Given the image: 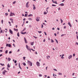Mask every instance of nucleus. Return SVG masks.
<instances>
[{
  "instance_id": "obj_1",
  "label": "nucleus",
  "mask_w": 78,
  "mask_h": 78,
  "mask_svg": "<svg viewBox=\"0 0 78 78\" xmlns=\"http://www.w3.org/2000/svg\"><path fill=\"white\" fill-rule=\"evenodd\" d=\"M27 63L31 67L33 66V63L28 60L27 61Z\"/></svg>"
},
{
  "instance_id": "obj_2",
  "label": "nucleus",
  "mask_w": 78,
  "mask_h": 78,
  "mask_svg": "<svg viewBox=\"0 0 78 78\" xmlns=\"http://www.w3.org/2000/svg\"><path fill=\"white\" fill-rule=\"evenodd\" d=\"M15 16V13H12L11 12L10 14V16Z\"/></svg>"
},
{
  "instance_id": "obj_3",
  "label": "nucleus",
  "mask_w": 78,
  "mask_h": 78,
  "mask_svg": "<svg viewBox=\"0 0 78 78\" xmlns=\"http://www.w3.org/2000/svg\"><path fill=\"white\" fill-rule=\"evenodd\" d=\"M8 72V71H6V70H4L2 72V74L3 75H5L6 74L5 73Z\"/></svg>"
},
{
  "instance_id": "obj_4",
  "label": "nucleus",
  "mask_w": 78,
  "mask_h": 78,
  "mask_svg": "<svg viewBox=\"0 0 78 78\" xmlns=\"http://www.w3.org/2000/svg\"><path fill=\"white\" fill-rule=\"evenodd\" d=\"M36 64L37 66H38V67H39V66H40V63H39V62H36Z\"/></svg>"
},
{
  "instance_id": "obj_5",
  "label": "nucleus",
  "mask_w": 78,
  "mask_h": 78,
  "mask_svg": "<svg viewBox=\"0 0 78 78\" xmlns=\"http://www.w3.org/2000/svg\"><path fill=\"white\" fill-rule=\"evenodd\" d=\"M29 4V2H28L26 3V7H27V8H28V7H29V5H28Z\"/></svg>"
},
{
  "instance_id": "obj_6",
  "label": "nucleus",
  "mask_w": 78,
  "mask_h": 78,
  "mask_svg": "<svg viewBox=\"0 0 78 78\" xmlns=\"http://www.w3.org/2000/svg\"><path fill=\"white\" fill-rule=\"evenodd\" d=\"M39 19H40V18L39 17H37L36 19V20L37 22H39L40 20Z\"/></svg>"
},
{
  "instance_id": "obj_7",
  "label": "nucleus",
  "mask_w": 78,
  "mask_h": 78,
  "mask_svg": "<svg viewBox=\"0 0 78 78\" xmlns=\"http://www.w3.org/2000/svg\"><path fill=\"white\" fill-rule=\"evenodd\" d=\"M26 47L27 50H30V47L28 46V45H26Z\"/></svg>"
},
{
  "instance_id": "obj_8",
  "label": "nucleus",
  "mask_w": 78,
  "mask_h": 78,
  "mask_svg": "<svg viewBox=\"0 0 78 78\" xmlns=\"http://www.w3.org/2000/svg\"><path fill=\"white\" fill-rule=\"evenodd\" d=\"M72 57V55H70L69 56L68 58V59H71V58Z\"/></svg>"
},
{
  "instance_id": "obj_9",
  "label": "nucleus",
  "mask_w": 78,
  "mask_h": 78,
  "mask_svg": "<svg viewBox=\"0 0 78 78\" xmlns=\"http://www.w3.org/2000/svg\"><path fill=\"white\" fill-rule=\"evenodd\" d=\"M33 6L34 7L33 9H34V10H35V9H36V7H35V5H34L33 4Z\"/></svg>"
},
{
  "instance_id": "obj_10",
  "label": "nucleus",
  "mask_w": 78,
  "mask_h": 78,
  "mask_svg": "<svg viewBox=\"0 0 78 78\" xmlns=\"http://www.w3.org/2000/svg\"><path fill=\"white\" fill-rule=\"evenodd\" d=\"M52 1L54 3H55V4H57V2H56V1H55H55H54V0H52Z\"/></svg>"
},
{
  "instance_id": "obj_11",
  "label": "nucleus",
  "mask_w": 78,
  "mask_h": 78,
  "mask_svg": "<svg viewBox=\"0 0 78 78\" xmlns=\"http://www.w3.org/2000/svg\"><path fill=\"white\" fill-rule=\"evenodd\" d=\"M24 39L25 41V43H26V44H27L28 42H27V39H26V38L25 37H24Z\"/></svg>"
},
{
  "instance_id": "obj_12",
  "label": "nucleus",
  "mask_w": 78,
  "mask_h": 78,
  "mask_svg": "<svg viewBox=\"0 0 78 78\" xmlns=\"http://www.w3.org/2000/svg\"><path fill=\"white\" fill-rule=\"evenodd\" d=\"M9 32L11 34H13V33H12V30L11 29L9 30Z\"/></svg>"
},
{
  "instance_id": "obj_13",
  "label": "nucleus",
  "mask_w": 78,
  "mask_h": 78,
  "mask_svg": "<svg viewBox=\"0 0 78 78\" xmlns=\"http://www.w3.org/2000/svg\"><path fill=\"white\" fill-rule=\"evenodd\" d=\"M68 24L69 26H70V27H72V25L71 24H70V22H69L68 23Z\"/></svg>"
},
{
  "instance_id": "obj_14",
  "label": "nucleus",
  "mask_w": 78,
  "mask_h": 78,
  "mask_svg": "<svg viewBox=\"0 0 78 78\" xmlns=\"http://www.w3.org/2000/svg\"><path fill=\"white\" fill-rule=\"evenodd\" d=\"M21 34H26L27 33L26 32H21Z\"/></svg>"
},
{
  "instance_id": "obj_15",
  "label": "nucleus",
  "mask_w": 78,
  "mask_h": 78,
  "mask_svg": "<svg viewBox=\"0 0 78 78\" xmlns=\"http://www.w3.org/2000/svg\"><path fill=\"white\" fill-rule=\"evenodd\" d=\"M46 11L47 12H46L45 11L44 12V14H47V12H48V10H47V9H46Z\"/></svg>"
},
{
  "instance_id": "obj_16",
  "label": "nucleus",
  "mask_w": 78,
  "mask_h": 78,
  "mask_svg": "<svg viewBox=\"0 0 78 78\" xmlns=\"http://www.w3.org/2000/svg\"><path fill=\"white\" fill-rule=\"evenodd\" d=\"M19 68H20L21 70H22V68H21V67L20 66V63H19Z\"/></svg>"
},
{
  "instance_id": "obj_17",
  "label": "nucleus",
  "mask_w": 78,
  "mask_h": 78,
  "mask_svg": "<svg viewBox=\"0 0 78 78\" xmlns=\"http://www.w3.org/2000/svg\"><path fill=\"white\" fill-rule=\"evenodd\" d=\"M14 30L15 31H17H17H18V29H17L14 28Z\"/></svg>"
},
{
  "instance_id": "obj_18",
  "label": "nucleus",
  "mask_w": 78,
  "mask_h": 78,
  "mask_svg": "<svg viewBox=\"0 0 78 78\" xmlns=\"http://www.w3.org/2000/svg\"><path fill=\"white\" fill-rule=\"evenodd\" d=\"M64 54H63L62 55V57H61V58H62V59H64Z\"/></svg>"
},
{
  "instance_id": "obj_19",
  "label": "nucleus",
  "mask_w": 78,
  "mask_h": 78,
  "mask_svg": "<svg viewBox=\"0 0 78 78\" xmlns=\"http://www.w3.org/2000/svg\"><path fill=\"white\" fill-rule=\"evenodd\" d=\"M30 44L31 45H33L34 44V42H31L30 43Z\"/></svg>"
},
{
  "instance_id": "obj_20",
  "label": "nucleus",
  "mask_w": 78,
  "mask_h": 78,
  "mask_svg": "<svg viewBox=\"0 0 78 78\" xmlns=\"http://www.w3.org/2000/svg\"><path fill=\"white\" fill-rule=\"evenodd\" d=\"M59 5H60V6H64V4H63V3H62V4H60Z\"/></svg>"
},
{
  "instance_id": "obj_21",
  "label": "nucleus",
  "mask_w": 78,
  "mask_h": 78,
  "mask_svg": "<svg viewBox=\"0 0 78 78\" xmlns=\"http://www.w3.org/2000/svg\"><path fill=\"white\" fill-rule=\"evenodd\" d=\"M23 65V66H26V64L24 62V63H22Z\"/></svg>"
},
{
  "instance_id": "obj_22",
  "label": "nucleus",
  "mask_w": 78,
  "mask_h": 78,
  "mask_svg": "<svg viewBox=\"0 0 78 78\" xmlns=\"http://www.w3.org/2000/svg\"><path fill=\"white\" fill-rule=\"evenodd\" d=\"M7 66H8V67L9 68L10 67V65H9V63L8 64Z\"/></svg>"
},
{
  "instance_id": "obj_23",
  "label": "nucleus",
  "mask_w": 78,
  "mask_h": 78,
  "mask_svg": "<svg viewBox=\"0 0 78 78\" xmlns=\"http://www.w3.org/2000/svg\"><path fill=\"white\" fill-rule=\"evenodd\" d=\"M25 30H26V28H24V29H23V31H22V32L24 31H25Z\"/></svg>"
},
{
  "instance_id": "obj_24",
  "label": "nucleus",
  "mask_w": 78,
  "mask_h": 78,
  "mask_svg": "<svg viewBox=\"0 0 78 78\" xmlns=\"http://www.w3.org/2000/svg\"><path fill=\"white\" fill-rule=\"evenodd\" d=\"M55 40L56 42L57 43V44H58V40H57L56 39H55Z\"/></svg>"
},
{
  "instance_id": "obj_25",
  "label": "nucleus",
  "mask_w": 78,
  "mask_h": 78,
  "mask_svg": "<svg viewBox=\"0 0 78 78\" xmlns=\"http://www.w3.org/2000/svg\"><path fill=\"white\" fill-rule=\"evenodd\" d=\"M17 36L18 37H19V36H20V35L19 34V32H18L17 34Z\"/></svg>"
},
{
  "instance_id": "obj_26",
  "label": "nucleus",
  "mask_w": 78,
  "mask_h": 78,
  "mask_svg": "<svg viewBox=\"0 0 78 78\" xmlns=\"http://www.w3.org/2000/svg\"><path fill=\"white\" fill-rule=\"evenodd\" d=\"M60 20L61 21V23H62V22H63V20H62V19H60Z\"/></svg>"
},
{
  "instance_id": "obj_27",
  "label": "nucleus",
  "mask_w": 78,
  "mask_h": 78,
  "mask_svg": "<svg viewBox=\"0 0 78 78\" xmlns=\"http://www.w3.org/2000/svg\"><path fill=\"white\" fill-rule=\"evenodd\" d=\"M0 64L1 66H4V64L0 63Z\"/></svg>"
},
{
  "instance_id": "obj_28",
  "label": "nucleus",
  "mask_w": 78,
  "mask_h": 78,
  "mask_svg": "<svg viewBox=\"0 0 78 78\" xmlns=\"http://www.w3.org/2000/svg\"><path fill=\"white\" fill-rule=\"evenodd\" d=\"M58 75H62V73H58Z\"/></svg>"
},
{
  "instance_id": "obj_29",
  "label": "nucleus",
  "mask_w": 78,
  "mask_h": 78,
  "mask_svg": "<svg viewBox=\"0 0 78 78\" xmlns=\"http://www.w3.org/2000/svg\"><path fill=\"white\" fill-rule=\"evenodd\" d=\"M8 59H9V61H11V58H8Z\"/></svg>"
},
{
  "instance_id": "obj_30",
  "label": "nucleus",
  "mask_w": 78,
  "mask_h": 78,
  "mask_svg": "<svg viewBox=\"0 0 78 78\" xmlns=\"http://www.w3.org/2000/svg\"><path fill=\"white\" fill-rule=\"evenodd\" d=\"M32 19L31 18H29L28 19V20H32Z\"/></svg>"
},
{
  "instance_id": "obj_31",
  "label": "nucleus",
  "mask_w": 78,
  "mask_h": 78,
  "mask_svg": "<svg viewBox=\"0 0 78 78\" xmlns=\"http://www.w3.org/2000/svg\"><path fill=\"white\" fill-rule=\"evenodd\" d=\"M9 24H10V26H11V22H9Z\"/></svg>"
},
{
  "instance_id": "obj_32",
  "label": "nucleus",
  "mask_w": 78,
  "mask_h": 78,
  "mask_svg": "<svg viewBox=\"0 0 78 78\" xmlns=\"http://www.w3.org/2000/svg\"><path fill=\"white\" fill-rule=\"evenodd\" d=\"M6 47H9V44H6Z\"/></svg>"
},
{
  "instance_id": "obj_33",
  "label": "nucleus",
  "mask_w": 78,
  "mask_h": 78,
  "mask_svg": "<svg viewBox=\"0 0 78 78\" xmlns=\"http://www.w3.org/2000/svg\"><path fill=\"white\" fill-rule=\"evenodd\" d=\"M38 32L39 33H42V31H38Z\"/></svg>"
},
{
  "instance_id": "obj_34",
  "label": "nucleus",
  "mask_w": 78,
  "mask_h": 78,
  "mask_svg": "<svg viewBox=\"0 0 78 78\" xmlns=\"http://www.w3.org/2000/svg\"><path fill=\"white\" fill-rule=\"evenodd\" d=\"M51 42H54V41H53L52 39H51Z\"/></svg>"
},
{
  "instance_id": "obj_35",
  "label": "nucleus",
  "mask_w": 78,
  "mask_h": 78,
  "mask_svg": "<svg viewBox=\"0 0 78 78\" xmlns=\"http://www.w3.org/2000/svg\"><path fill=\"white\" fill-rule=\"evenodd\" d=\"M10 20H11V21H13V20L12 18H10Z\"/></svg>"
},
{
  "instance_id": "obj_36",
  "label": "nucleus",
  "mask_w": 78,
  "mask_h": 78,
  "mask_svg": "<svg viewBox=\"0 0 78 78\" xmlns=\"http://www.w3.org/2000/svg\"><path fill=\"white\" fill-rule=\"evenodd\" d=\"M5 14L6 16H8V13H6Z\"/></svg>"
},
{
  "instance_id": "obj_37",
  "label": "nucleus",
  "mask_w": 78,
  "mask_h": 78,
  "mask_svg": "<svg viewBox=\"0 0 78 78\" xmlns=\"http://www.w3.org/2000/svg\"><path fill=\"white\" fill-rule=\"evenodd\" d=\"M30 16H33V15L32 14H30L28 16V17H30Z\"/></svg>"
},
{
  "instance_id": "obj_38",
  "label": "nucleus",
  "mask_w": 78,
  "mask_h": 78,
  "mask_svg": "<svg viewBox=\"0 0 78 78\" xmlns=\"http://www.w3.org/2000/svg\"><path fill=\"white\" fill-rule=\"evenodd\" d=\"M16 3V1H14L13 2V4H15Z\"/></svg>"
},
{
  "instance_id": "obj_39",
  "label": "nucleus",
  "mask_w": 78,
  "mask_h": 78,
  "mask_svg": "<svg viewBox=\"0 0 78 78\" xmlns=\"http://www.w3.org/2000/svg\"><path fill=\"white\" fill-rule=\"evenodd\" d=\"M66 35V34H62L61 35V36L62 37V36H64Z\"/></svg>"
},
{
  "instance_id": "obj_40",
  "label": "nucleus",
  "mask_w": 78,
  "mask_h": 78,
  "mask_svg": "<svg viewBox=\"0 0 78 78\" xmlns=\"http://www.w3.org/2000/svg\"><path fill=\"white\" fill-rule=\"evenodd\" d=\"M11 47V44H9V47Z\"/></svg>"
},
{
  "instance_id": "obj_41",
  "label": "nucleus",
  "mask_w": 78,
  "mask_h": 78,
  "mask_svg": "<svg viewBox=\"0 0 78 78\" xmlns=\"http://www.w3.org/2000/svg\"><path fill=\"white\" fill-rule=\"evenodd\" d=\"M5 53H6V54L8 53V50H7L6 51H5Z\"/></svg>"
},
{
  "instance_id": "obj_42",
  "label": "nucleus",
  "mask_w": 78,
  "mask_h": 78,
  "mask_svg": "<svg viewBox=\"0 0 78 78\" xmlns=\"http://www.w3.org/2000/svg\"><path fill=\"white\" fill-rule=\"evenodd\" d=\"M52 6H56V5H54V4H52Z\"/></svg>"
},
{
  "instance_id": "obj_43",
  "label": "nucleus",
  "mask_w": 78,
  "mask_h": 78,
  "mask_svg": "<svg viewBox=\"0 0 78 78\" xmlns=\"http://www.w3.org/2000/svg\"><path fill=\"white\" fill-rule=\"evenodd\" d=\"M44 34H45V35L46 36H47V33H46V32H44Z\"/></svg>"
},
{
  "instance_id": "obj_44",
  "label": "nucleus",
  "mask_w": 78,
  "mask_h": 78,
  "mask_svg": "<svg viewBox=\"0 0 78 78\" xmlns=\"http://www.w3.org/2000/svg\"><path fill=\"white\" fill-rule=\"evenodd\" d=\"M27 14H25V15H24V17H27Z\"/></svg>"
},
{
  "instance_id": "obj_45",
  "label": "nucleus",
  "mask_w": 78,
  "mask_h": 78,
  "mask_svg": "<svg viewBox=\"0 0 78 78\" xmlns=\"http://www.w3.org/2000/svg\"><path fill=\"white\" fill-rule=\"evenodd\" d=\"M5 69V68H2L1 70H4Z\"/></svg>"
},
{
  "instance_id": "obj_46",
  "label": "nucleus",
  "mask_w": 78,
  "mask_h": 78,
  "mask_svg": "<svg viewBox=\"0 0 78 78\" xmlns=\"http://www.w3.org/2000/svg\"><path fill=\"white\" fill-rule=\"evenodd\" d=\"M26 58V57H23V59H24V60H25V58Z\"/></svg>"
},
{
  "instance_id": "obj_47",
  "label": "nucleus",
  "mask_w": 78,
  "mask_h": 78,
  "mask_svg": "<svg viewBox=\"0 0 78 78\" xmlns=\"http://www.w3.org/2000/svg\"><path fill=\"white\" fill-rule=\"evenodd\" d=\"M42 76V74H39V76H40V77Z\"/></svg>"
},
{
  "instance_id": "obj_48",
  "label": "nucleus",
  "mask_w": 78,
  "mask_h": 78,
  "mask_svg": "<svg viewBox=\"0 0 78 78\" xmlns=\"http://www.w3.org/2000/svg\"><path fill=\"white\" fill-rule=\"evenodd\" d=\"M16 62H17V60H15L14 61V63L15 64H16Z\"/></svg>"
},
{
  "instance_id": "obj_49",
  "label": "nucleus",
  "mask_w": 78,
  "mask_h": 78,
  "mask_svg": "<svg viewBox=\"0 0 78 78\" xmlns=\"http://www.w3.org/2000/svg\"><path fill=\"white\" fill-rule=\"evenodd\" d=\"M2 22V23L3 24V20H2L1 21Z\"/></svg>"
},
{
  "instance_id": "obj_50",
  "label": "nucleus",
  "mask_w": 78,
  "mask_h": 78,
  "mask_svg": "<svg viewBox=\"0 0 78 78\" xmlns=\"http://www.w3.org/2000/svg\"><path fill=\"white\" fill-rule=\"evenodd\" d=\"M43 27H44V26L42 24H41V28H43Z\"/></svg>"
},
{
  "instance_id": "obj_51",
  "label": "nucleus",
  "mask_w": 78,
  "mask_h": 78,
  "mask_svg": "<svg viewBox=\"0 0 78 78\" xmlns=\"http://www.w3.org/2000/svg\"><path fill=\"white\" fill-rule=\"evenodd\" d=\"M9 53V54H11V53H12V51H10Z\"/></svg>"
},
{
  "instance_id": "obj_52",
  "label": "nucleus",
  "mask_w": 78,
  "mask_h": 78,
  "mask_svg": "<svg viewBox=\"0 0 78 78\" xmlns=\"http://www.w3.org/2000/svg\"><path fill=\"white\" fill-rule=\"evenodd\" d=\"M30 49L31 50H32V51H34L35 50H33V49Z\"/></svg>"
},
{
  "instance_id": "obj_53",
  "label": "nucleus",
  "mask_w": 78,
  "mask_h": 78,
  "mask_svg": "<svg viewBox=\"0 0 78 78\" xmlns=\"http://www.w3.org/2000/svg\"><path fill=\"white\" fill-rule=\"evenodd\" d=\"M25 20H26V19H25V18H24L23 19V20L24 22H25Z\"/></svg>"
},
{
  "instance_id": "obj_54",
  "label": "nucleus",
  "mask_w": 78,
  "mask_h": 78,
  "mask_svg": "<svg viewBox=\"0 0 78 78\" xmlns=\"http://www.w3.org/2000/svg\"><path fill=\"white\" fill-rule=\"evenodd\" d=\"M31 25H29V28H31Z\"/></svg>"
},
{
  "instance_id": "obj_55",
  "label": "nucleus",
  "mask_w": 78,
  "mask_h": 78,
  "mask_svg": "<svg viewBox=\"0 0 78 78\" xmlns=\"http://www.w3.org/2000/svg\"><path fill=\"white\" fill-rule=\"evenodd\" d=\"M54 70H55V71H57V70H56V69H54Z\"/></svg>"
},
{
  "instance_id": "obj_56",
  "label": "nucleus",
  "mask_w": 78,
  "mask_h": 78,
  "mask_svg": "<svg viewBox=\"0 0 78 78\" xmlns=\"http://www.w3.org/2000/svg\"><path fill=\"white\" fill-rule=\"evenodd\" d=\"M33 37H34L36 38V39H37V38L36 37L33 36Z\"/></svg>"
},
{
  "instance_id": "obj_57",
  "label": "nucleus",
  "mask_w": 78,
  "mask_h": 78,
  "mask_svg": "<svg viewBox=\"0 0 78 78\" xmlns=\"http://www.w3.org/2000/svg\"><path fill=\"white\" fill-rule=\"evenodd\" d=\"M74 75H75V73H73L72 74L73 76H74Z\"/></svg>"
},
{
  "instance_id": "obj_58",
  "label": "nucleus",
  "mask_w": 78,
  "mask_h": 78,
  "mask_svg": "<svg viewBox=\"0 0 78 78\" xmlns=\"http://www.w3.org/2000/svg\"><path fill=\"white\" fill-rule=\"evenodd\" d=\"M66 26H64V29H66Z\"/></svg>"
},
{
  "instance_id": "obj_59",
  "label": "nucleus",
  "mask_w": 78,
  "mask_h": 78,
  "mask_svg": "<svg viewBox=\"0 0 78 78\" xmlns=\"http://www.w3.org/2000/svg\"><path fill=\"white\" fill-rule=\"evenodd\" d=\"M58 10H61V8H58Z\"/></svg>"
},
{
  "instance_id": "obj_60",
  "label": "nucleus",
  "mask_w": 78,
  "mask_h": 78,
  "mask_svg": "<svg viewBox=\"0 0 78 78\" xmlns=\"http://www.w3.org/2000/svg\"><path fill=\"white\" fill-rule=\"evenodd\" d=\"M73 56H75V54H73Z\"/></svg>"
},
{
  "instance_id": "obj_61",
  "label": "nucleus",
  "mask_w": 78,
  "mask_h": 78,
  "mask_svg": "<svg viewBox=\"0 0 78 78\" xmlns=\"http://www.w3.org/2000/svg\"><path fill=\"white\" fill-rule=\"evenodd\" d=\"M3 51L2 50H0V52H2Z\"/></svg>"
},
{
  "instance_id": "obj_62",
  "label": "nucleus",
  "mask_w": 78,
  "mask_h": 78,
  "mask_svg": "<svg viewBox=\"0 0 78 78\" xmlns=\"http://www.w3.org/2000/svg\"><path fill=\"white\" fill-rule=\"evenodd\" d=\"M57 30H60V29L59 28H57Z\"/></svg>"
},
{
  "instance_id": "obj_63",
  "label": "nucleus",
  "mask_w": 78,
  "mask_h": 78,
  "mask_svg": "<svg viewBox=\"0 0 78 78\" xmlns=\"http://www.w3.org/2000/svg\"><path fill=\"white\" fill-rule=\"evenodd\" d=\"M54 35L55 36H56V34H55Z\"/></svg>"
},
{
  "instance_id": "obj_64",
  "label": "nucleus",
  "mask_w": 78,
  "mask_h": 78,
  "mask_svg": "<svg viewBox=\"0 0 78 78\" xmlns=\"http://www.w3.org/2000/svg\"><path fill=\"white\" fill-rule=\"evenodd\" d=\"M76 44H77V45H78V43L77 42H76Z\"/></svg>"
}]
</instances>
